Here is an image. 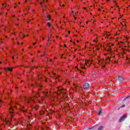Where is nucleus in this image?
<instances>
[{
    "label": "nucleus",
    "mask_w": 130,
    "mask_h": 130,
    "mask_svg": "<svg viewBox=\"0 0 130 130\" xmlns=\"http://www.w3.org/2000/svg\"><path fill=\"white\" fill-rule=\"evenodd\" d=\"M18 123L19 124H23V123H25L27 128H31V127H32L31 124L28 123V122L26 121L25 120H23V118H20L19 119Z\"/></svg>",
    "instance_id": "obj_1"
},
{
    "label": "nucleus",
    "mask_w": 130,
    "mask_h": 130,
    "mask_svg": "<svg viewBox=\"0 0 130 130\" xmlns=\"http://www.w3.org/2000/svg\"><path fill=\"white\" fill-rule=\"evenodd\" d=\"M37 99V96H34L32 97H30L29 98H24V100L27 103H30V101H33L34 102H35V99Z\"/></svg>",
    "instance_id": "obj_2"
},
{
    "label": "nucleus",
    "mask_w": 130,
    "mask_h": 130,
    "mask_svg": "<svg viewBox=\"0 0 130 130\" xmlns=\"http://www.w3.org/2000/svg\"><path fill=\"white\" fill-rule=\"evenodd\" d=\"M99 62L100 63V66L102 67V68H105V64H106V61L104 60V59H101L99 60Z\"/></svg>",
    "instance_id": "obj_3"
},
{
    "label": "nucleus",
    "mask_w": 130,
    "mask_h": 130,
    "mask_svg": "<svg viewBox=\"0 0 130 130\" xmlns=\"http://www.w3.org/2000/svg\"><path fill=\"white\" fill-rule=\"evenodd\" d=\"M83 88L85 90H87V89H89V88H90V85L88 83H85L84 85H83Z\"/></svg>",
    "instance_id": "obj_4"
},
{
    "label": "nucleus",
    "mask_w": 130,
    "mask_h": 130,
    "mask_svg": "<svg viewBox=\"0 0 130 130\" xmlns=\"http://www.w3.org/2000/svg\"><path fill=\"white\" fill-rule=\"evenodd\" d=\"M58 91L57 92V95H60V93L62 92V88L61 87H58L57 88Z\"/></svg>",
    "instance_id": "obj_5"
},
{
    "label": "nucleus",
    "mask_w": 130,
    "mask_h": 130,
    "mask_svg": "<svg viewBox=\"0 0 130 130\" xmlns=\"http://www.w3.org/2000/svg\"><path fill=\"white\" fill-rule=\"evenodd\" d=\"M87 64H88V61L85 62V65L83 64H80V68H81V69H84V70H86L87 69L86 68L85 66H87Z\"/></svg>",
    "instance_id": "obj_6"
},
{
    "label": "nucleus",
    "mask_w": 130,
    "mask_h": 130,
    "mask_svg": "<svg viewBox=\"0 0 130 130\" xmlns=\"http://www.w3.org/2000/svg\"><path fill=\"white\" fill-rule=\"evenodd\" d=\"M126 118V115H124L120 119V120H119L120 122H121V121H123V120H124Z\"/></svg>",
    "instance_id": "obj_7"
},
{
    "label": "nucleus",
    "mask_w": 130,
    "mask_h": 130,
    "mask_svg": "<svg viewBox=\"0 0 130 130\" xmlns=\"http://www.w3.org/2000/svg\"><path fill=\"white\" fill-rule=\"evenodd\" d=\"M49 93H50V92H48V91L47 90H45L43 92V94H44V96H45V97H47V96H48V94H49Z\"/></svg>",
    "instance_id": "obj_8"
},
{
    "label": "nucleus",
    "mask_w": 130,
    "mask_h": 130,
    "mask_svg": "<svg viewBox=\"0 0 130 130\" xmlns=\"http://www.w3.org/2000/svg\"><path fill=\"white\" fill-rule=\"evenodd\" d=\"M118 80L120 83H122L123 82V78L121 76H118Z\"/></svg>",
    "instance_id": "obj_9"
},
{
    "label": "nucleus",
    "mask_w": 130,
    "mask_h": 130,
    "mask_svg": "<svg viewBox=\"0 0 130 130\" xmlns=\"http://www.w3.org/2000/svg\"><path fill=\"white\" fill-rule=\"evenodd\" d=\"M111 61L110 58L108 57L106 60V63H109Z\"/></svg>",
    "instance_id": "obj_10"
},
{
    "label": "nucleus",
    "mask_w": 130,
    "mask_h": 130,
    "mask_svg": "<svg viewBox=\"0 0 130 130\" xmlns=\"http://www.w3.org/2000/svg\"><path fill=\"white\" fill-rule=\"evenodd\" d=\"M46 110V109H42V111H41L40 112V114H41V115H42V114H44V111H45Z\"/></svg>",
    "instance_id": "obj_11"
},
{
    "label": "nucleus",
    "mask_w": 130,
    "mask_h": 130,
    "mask_svg": "<svg viewBox=\"0 0 130 130\" xmlns=\"http://www.w3.org/2000/svg\"><path fill=\"white\" fill-rule=\"evenodd\" d=\"M34 108L35 109V110H38V108H39V105H36L34 107Z\"/></svg>",
    "instance_id": "obj_12"
},
{
    "label": "nucleus",
    "mask_w": 130,
    "mask_h": 130,
    "mask_svg": "<svg viewBox=\"0 0 130 130\" xmlns=\"http://www.w3.org/2000/svg\"><path fill=\"white\" fill-rule=\"evenodd\" d=\"M6 71H9V72H12V71H13V68H6Z\"/></svg>",
    "instance_id": "obj_13"
},
{
    "label": "nucleus",
    "mask_w": 130,
    "mask_h": 130,
    "mask_svg": "<svg viewBox=\"0 0 130 130\" xmlns=\"http://www.w3.org/2000/svg\"><path fill=\"white\" fill-rule=\"evenodd\" d=\"M46 20L47 21H49V20H50V15H47L46 18Z\"/></svg>",
    "instance_id": "obj_14"
},
{
    "label": "nucleus",
    "mask_w": 130,
    "mask_h": 130,
    "mask_svg": "<svg viewBox=\"0 0 130 130\" xmlns=\"http://www.w3.org/2000/svg\"><path fill=\"white\" fill-rule=\"evenodd\" d=\"M13 110H14V108L11 107V108L9 109V112H10V113H13Z\"/></svg>",
    "instance_id": "obj_15"
},
{
    "label": "nucleus",
    "mask_w": 130,
    "mask_h": 130,
    "mask_svg": "<svg viewBox=\"0 0 130 130\" xmlns=\"http://www.w3.org/2000/svg\"><path fill=\"white\" fill-rule=\"evenodd\" d=\"M6 122H7V123H11V122H12V119H9V120H6Z\"/></svg>",
    "instance_id": "obj_16"
},
{
    "label": "nucleus",
    "mask_w": 130,
    "mask_h": 130,
    "mask_svg": "<svg viewBox=\"0 0 130 130\" xmlns=\"http://www.w3.org/2000/svg\"><path fill=\"white\" fill-rule=\"evenodd\" d=\"M21 111H22V112H26L27 110H24V107H21Z\"/></svg>",
    "instance_id": "obj_17"
},
{
    "label": "nucleus",
    "mask_w": 130,
    "mask_h": 130,
    "mask_svg": "<svg viewBox=\"0 0 130 130\" xmlns=\"http://www.w3.org/2000/svg\"><path fill=\"white\" fill-rule=\"evenodd\" d=\"M38 79L39 80V81H41V80H43V78H42L41 76H39Z\"/></svg>",
    "instance_id": "obj_18"
},
{
    "label": "nucleus",
    "mask_w": 130,
    "mask_h": 130,
    "mask_svg": "<svg viewBox=\"0 0 130 130\" xmlns=\"http://www.w3.org/2000/svg\"><path fill=\"white\" fill-rule=\"evenodd\" d=\"M102 114V110H100V111L98 112V115H101Z\"/></svg>",
    "instance_id": "obj_19"
},
{
    "label": "nucleus",
    "mask_w": 130,
    "mask_h": 130,
    "mask_svg": "<svg viewBox=\"0 0 130 130\" xmlns=\"http://www.w3.org/2000/svg\"><path fill=\"white\" fill-rule=\"evenodd\" d=\"M47 26H49V27H50L51 26V24H50V22H47Z\"/></svg>",
    "instance_id": "obj_20"
},
{
    "label": "nucleus",
    "mask_w": 130,
    "mask_h": 130,
    "mask_svg": "<svg viewBox=\"0 0 130 130\" xmlns=\"http://www.w3.org/2000/svg\"><path fill=\"white\" fill-rule=\"evenodd\" d=\"M74 87L75 86V88L73 89V90H76V89H77V87H78V85H76L75 84H74Z\"/></svg>",
    "instance_id": "obj_21"
},
{
    "label": "nucleus",
    "mask_w": 130,
    "mask_h": 130,
    "mask_svg": "<svg viewBox=\"0 0 130 130\" xmlns=\"http://www.w3.org/2000/svg\"><path fill=\"white\" fill-rule=\"evenodd\" d=\"M107 51L109 52L110 53H111V49H108L107 50Z\"/></svg>",
    "instance_id": "obj_22"
},
{
    "label": "nucleus",
    "mask_w": 130,
    "mask_h": 130,
    "mask_svg": "<svg viewBox=\"0 0 130 130\" xmlns=\"http://www.w3.org/2000/svg\"><path fill=\"white\" fill-rule=\"evenodd\" d=\"M93 42H94V43L98 42V40H93Z\"/></svg>",
    "instance_id": "obj_23"
},
{
    "label": "nucleus",
    "mask_w": 130,
    "mask_h": 130,
    "mask_svg": "<svg viewBox=\"0 0 130 130\" xmlns=\"http://www.w3.org/2000/svg\"><path fill=\"white\" fill-rule=\"evenodd\" d=\"M96 126H98V125H96L94 126V127L91 128V129H92V128H95V127H96Z\"/></svg>",
    "instance_id": "obj_24"
},
{
    "label": "nucleus",
    "mask_w": 130,
    "mask_h": 130,
    "mask_svg": "<svg viewBox=\"0 0 130 130\" xmlns=\"http://www.w3.org/2000/svg\"><path fill=\"white\" fill-rule=\"evenodd\" d=\"M125 107V105H123V106L120 107V108H122L123 107Z\"/></svg>",
    "instance_id": "obj_25"
},
{
    "label": "nucleus",
    "mask_w": 130,
    "mask_h": 130,
    "mask_svg": "<svg viewBox=\"0 0 130 130\" xmlns=\"http://www.w3.org/2000/svg\"><path fill=\"white\" fill-rule=\"evenodd\" d=\"M52 75L54 77V76H55V74L53 73V72L52 73Z\"/></svg>",
    "instance_id": "obj_26"
},
{
    "label": "nucleus",
    "mask_w": 130,
    "mask_h": 130,
    "mask_svg": "<svg viewBox=\"0 0 130 130\" xmlns=\"http://www.w3.org/2000/svg\"><path fill=\"white\" fill-rule=\"evenodd\" d=\"M53 27H52V29H51V32H52V30H53Z\"/></svg>",
    "instance_id": "obj_27"
},
{
    "label": "nucleus",
    "mask_w": 130,
    "mask_h": 130,
    "mask_svg": "<svg viewBox=\"0 0 130 130\" xmlns=\"http://www.w3.org/2000/svg\"><path fill=\"white\" fill-rule=\"evenodd\" d=\"M40 5L42 6V5H43V2H41Z\"/></svg>",
    "instance_id": "obj_28"
},
{
    "label": "nucleus",
    "mask_w": 130,
    "mask_h": 130,
    "mask_svg": "<svg viewBox=\"0 0 130 130\" xmlns=\"http://www.w3.org/2000/svg\"><path fill=\"white\" fill-rule=\"evenodd\" d=\"M36 43H37L36 42V43H33V44H32V45H35V44H36Z\"/></svg>",
    "instance_id": "obj_29"
},
{
    "label": "nucleus",
    "mask_w": 130,
    "mask_h": 130,
    "mask_svg": "<svg viewBox=\"0 0 130 130\" xmlns=\"http://www.w3.org/2000/svg\"><path fill=\"white\" fill-rule=\"evenodd\" d=\"M74 20H77V17H74Z\"/></svg>",
    "instance_id": "obj_30"
},
{
    "label": "nucleus",
    "mask_w": 130,
    "mask_h": 130,
    "mask_svg": "<svg viewBox=\"0 0 130 130\" xmlns=\"http://www.w3.org/2000/svg\"><path fill=\"white\" fill-rule=\"evenodd\" d=\"M16 26H19V24H18V23H16Z\"/></svg>",
    "instance_id": "obj_31"
},
{
    "label": "nucleus",
    "mask_w": 130,
    "mask_h": 130,
    "mask_svg": "<svg viewBox=\"0 0 130 130\" xmlns=\"http://www.w3.org/2000/svg\"><path fill=\"white\" fill-rule=\"evenodd\" d=\"M14 58H15V57H14V56H13V57H12V59H14Z\"/></svg>",
    "instance_id": "obj_32"
},
{
    "label": "nucleus",
    "mask_w": 130,
    "mask_h": 130,
    "mask_svg": "<svg viewBox=\"0 0 130 130\" xmlns=\"http://www.w3.org/2000/svg\"><path fill=\"white\" fill-rule=\"evenodd\" d=\"M19 36H20V38H23L22 37H21V35H19Z\"/></svg>",
    "instance_id": "obj_33"
},
{
    "label": "nucleus",
    "mask_w": 130,
    "mask_h": 130,
    "mask_svg": "<svg viewBox=\"0 0 130 130\" xmlns=\"http://www.w3.org/2000/svg\"><path fill=\"white\" fill-rule=\"evenodd\" d=\"M37 96H40L39 93H38V94H37Z\"/></svg>",
    "instance_id": "obj_34"
},
{
    "label": "nucleus",
    "mask_w": 130,
    "mask_h": 130,
    "mask_svg": "<svg viewBox=\"0 0 130 130\" xmlns=\"http://www.w3.org/2000/svg\"><path fill=\"white\" fill-rule=\"evenodd\" d=\"M30 21H31V20H30L29 21H28L27 23H29V22H30Z\"/></svg>",
    "instance_id": "obj_35"
},
{
    "label": "nucleus",
    "mask_w": 130,
    "mask_h": 130,
    "mask_svg": "<svg viewBox=\"0 0 130 130\" xmlns=\"http://www.w3.org/2000/svg\"><path fill=\"white\" fill-rule=\"evenodd\" d=\"M68 33H69V34H70L71 33V31H68Z\"/></svg>",
    "instance_id": "obj_36"
},
{
    "label": "nucleus",
    "mask_w": 130,
    "mask_h": 130,
    "mask_svg": "<svg viewBox=\"0 0 130 130\" xmlns=\"http://www.w3.org/2000/svg\"><path fill=\"white\" fill-rule=\"evenodd\" d=\"M43 11L44 12V8H43Z\"/></svg>",
    "instance_id": "obj_37"
},
{
    "label": "nucleus",
    "mask_w": 130,
    "mask_h": 130,
    "mask_svg": "<svg viewBox=\"0 0 130 130\" xmlns=\"http://www.w3.org/2000/svg\"><path fill=\"white\" fill-rule=\"evenodd\" d=\"M12 40H13V41H14V38H12Z\"/></svg>",
    "instance_id": "obj_38"
},
{
    "label": "nucleus",
    "mask_w": 130,
    "mask_h": 130,
    "mask_svg": "<svg viewBox=\"0 0 130 130\" xmlns=\"http://www.w3.org/2000/svg\"><path fill=\"white\" fill-rule=\"evenodd\" d=\"M13 35H16V33L14 32Z\"/></svg>",
    "instance_id": "obj_39"
},
{
    "label": "nucleus",
    "mask_w": 130,
    "mask_h": 130,
    "mask_svg": "<svg viewBox=\"0 0 130 130\" xmlns=\"http://www.w3.org/2000/svg\"><path fill=\"white\" fill-rule=\"evenodd\" d=\"M27 1L25 0V3H27Z\"/></svg>",
    "instance_id": "obj_40"
},
{
    "label": "nucleus",
    "mask_w": 130,
    "mask_h": 130,
    "mask_svg": "<svg viewBox=\"0 0 130 130\" xmlns=\"http://www.w3.org/2000/svg\"><path fill=\"white\" fill-rule=\"evenodd\" d=\"M23 37H26V35H23Z\"/></svg>",
    "instance_id": "obj_41"
},
{
    "label": "nucleus",
    "mask_w": 130,
    "mask_h": 130,
    "mask_svg": "<svg viewBox=\"0 0 130 130\" xmlns=\"http://www.w3.org/2000/svg\"><path fill=\"white\" fill-rule=\"evenodd\" d=\"M17 44L19 45V44H20V43L18 42Z\"/></svg>",
    "instance_id": "obj_42"
},
{
    "label": "nucleus",
    "mask_w": 130,
    "mask_h": 130,
    "mask_svg": "<svg viewBox=\"0 0 130 130\" xmlns=\"http://www.w3.org/2000/svg\"><path fill=\"white\" fill-rule=\"evenodd\" d=\"M12 17H15V15H12Z\"/></svg>",
    "instance_id": "obj_43"
},
{
    "label": "nucleus",
    "mask_w": 130,
    "mask_h": 130,
    "mask_svg": "<svg viewBox=\"0 0 130 130\" xmlns=\"http://www.w3.org/2000/svg\"><path fill=\"white\" fill-rule=\"evenodd\" d=\"M86 7H84V10H86Z\"/></svg>",
    "instance_id": "obj_44"
},
{
    "label": "nucleus",
    "mask_w": 130,
    "mask_h": 130,
    "mask_svg": "<svg viewBox=\"0 0 130 130\" xmlns=\"http://www.w3.org/2000/svg\"><path fill=\"white\" fill-rule=\"evenodd\" d=\"M56 79H58V77H56Z\"/></svg>",
    "instance_id": "obj_45"
},
{
    "label": "nucleus",
    "mask_w": 130,
    "mask_h": 130,
    "mask_svg": "<svg viewBox=\"0 0 130 130\" xmlns=\"http://www.w3.org/2000/svg\"><path fill=\"white\" fill-rule=\"evenodd\" d=\"M2 5H3V7H4V6H5V4H3Z\"/></svg>",
    "instance_id": "obj_46"
},
{
    "label": "nucleus",
    "mask_w": 130,
    "mask_h": 130,
    "mask_svg": "<svg viewBox=\"0 0 130 130\" xmlns=\"http://www.w3.org/2000/svg\"><path fill=\"white\" fill-rule=\"evenodd\" d=\"M88 23H89V22H88V21L86 22V24H88Z\"/></svg>",
    "instance_id": "obj_47"
},
{
    "label": "nucleus",
    "mask_w": 130,
    "mask_h": 130,
    "mask_svg": "<svg viewBox=\"0 0 130 130\" xmlns=\"http://www.w3.org/2000/svg\"><path fill=\"white\" fill-rule=\"evenodd\" d=\"M29 49H30V48H32V47H29Z\"/></svg>",
    "instance_id": "obj_48"
},
{
    "label": "nucleus",
    "mask_w": 130,
    "mask_h": 130,
    "mask_svg": "<svg viewBox=\"0 0 130 130\" xmlns=\"http://www.w3.org/2000/svg\"><path fill=\"white\" fill-rule=\"evenodd\" d=\"M34 38H35V39H36V37H34Z\"/></svg>",
    "instance_id": "obj_49"
},
{
    "label": "nucleus",
    "mask_w": 130,
    "mask_h": 130,
    "mask_svg": "<svg viewBox=\"0 0 130 130\" xmlns=\"http://www.w3.org/2000/svg\"><path fill=\"white\" fill-rule=\"evenodd\" d=\"M40 25L39 24L38 25V26L39 27Z\"/></svg>",
    "instance_id": "obj_50"
},
{
    "label": "nucleus",
    "mask_w": 130,
    "mask_h": 130,
    "mask_svg": "<svg viewBox=\"0 0 130 130\" xmlns=\"http://www.w3.org/2000/svg\"><path fill=\"white\" fill-rule=\"evenodd\" d=\"M2 14H3V13H0V16H1V15H2Z\"/></svg>",
    "instance_id": "obj_51"
},
{
    "label": "nucleus",
    "mask_w": 130,
    "mask_h": 130,
    "mask_svg": "<svg viewBox=\"0 0 130 130\" xmlns=\"http://www.w3.org/2000/svg\"><path fill=\"white\" fill-rule=\"evenodd\" d=\"M62 7H64V5H62Z\"/></svg>",
    "instance_id": "obj_52"
},
{
    "label": "nucleus",
    "mask_w": 130,
    "mask_h": 130,
    "mask_svg": "<svg viewBox=\"0 0 130 130\" xmlns=\"http://www.w3.org/2000/svg\"><path fill=\"white\" fill-rule=\"evenodd\" d=\"M44 39H45L44 38H43V40H44Z\"/></svg>",
    "instance_id": "obj_53"
},
{
    "label": "nucleus",
    "mask_w": 130,
    "mask_h": 130,
    "mask_svg": "<svg viewBox=\"0 0 130 130\" xmlns=\"http://www.w3.org/2000/svg\"><path fill=\"white\" fill-rule=\"evenodd\" d=\"M16 89H18V87H16Z\"/></svg>",
    "instance_id": "obj_54"
},
{
    "label": "nucleus",
    "mask_w": 130,
    "mask_h": 130,
    "mask_svg": "<svg viewBox=\"0 0 130 130\" xmlns=\"http://www.w3.org/2000/svg\"><path fill=\"white\" fill-rule=\"evenodd\" d=\"M36 69H38V67H35Z\"/></svg>",
    "instance_id": "obj_55"
},
{
    "label": "nucleus",
    "mask_w": 130,
    "mask_h": 130,
    "mask_svg": "<svg viewBox=\"0 0 130 130\" xmlns=\"http://www.w3.org/2000/svg\"><path fill=\"white\" fill-rule=\"evenodd\" d=\"M78 12H77L76 13H75V14L76 15V14H78Z\"/></svg>",
    "instance_id": "obj_56"
},
{
    "label": "nucleus",
    "mask_w": 130,
    "mask_h": 130,
    "mask_svg": "<svg viewBox=\"0 0 130 130\" xmlns=\"http://www.w3.org/2000/svg\"><path fill=\"white\" fill-rule=\"evenodd\" d=\"M40 47H42V45H40Z\"/></svg>",
    "instance_id": "obj_57"
},
{
    "label": "nucleus",
    "mask_w": 130,
    "mask_h": 130,
    "mask_svg": "<svg viewBox=\"0 0 130 130\" xmlns=\"http://www.w3.org/2000/svg\"><path fill=\"white\" fill-rule=\"evenodd\" d=\"M0 75H2V72L0 73Z\"/></svg>",
    "instance_id": "obj_58"
},
{
    "label": "nucleus",
    "mask_w": 130,
    "mask_h": 130,
    "mask_svg": "<svg viewBox=\"0 0 130 130\" xmlns=\"http://www.w3.org/2000/svg\"><path fill=\"white\" fill-rule=\"evenodd\" d=\"M105 55H107V54H105Z\"/></svg>",
    "instance_id": "obj_59"
},
{
    "label": "nucleus",
    "mask_w": 130,
    "mask_h": 130,
    "mask_svg": "<svg viewBox=\"0 0 130 130\" xmlns=\"http://www.w3.org/2000/svg\"><path fill=\"white\" fill-rule=\"evenodd\" d=\"M77 42H80V41H77Z\"/></svg>",
    "instance_id": "obj_60"
},
{
    "label": "nucleus",
    "mask_w": 130,
    "mask_h": 130,
    "mask_svg": "<svg viewBox=\"0 0 130 130\" xmlns=\"http://www.w3.org/2000/svg\"><path fill=\"white\" fill-rule=\"evenodd\" d=\"M31 61L33 62L34 60H31Z\"/></svg>",
    "instance_id": "obj_61"
},
{
    "label": "nucleus",
    "mask_w": 130,
    "mask_h": 130,
    "mask_svg": "<svg viewBox=\"0 0 130 130\" xmlns=\"http://www.w3.org/2000/svg\"><path fill=\"white\" fill-rule=\"evenodd\" d=\"M10 92H11V93H12V90H11V91H10Z\"/></svg>",
    "instance_id": "obj_62"
},
{
    "label": "nucleus",
    "mask_w": 130,
    "mask_h": 130,
    "mask_svg": "<svg viewBox=\"0 0 130 130\" xmlns=\"http://www.w3.org/2000/svg\"><path fill=\"white\" fill-rule=\"evenodd\" d=\"M14 52H16V51H15V50H14Z\"/></svg>",
    "instance_id": "obj_63"
},
{
    "label": "nucleus",
    "mask_w": 130,
    "mask_h": 130,
    "mask_svg": "<svg viewBox=\"0 0 130 130\" xmlns=\"http://www.w3.org/2000/svg\"><path fill=\"white\" fill-rule=\"evenodd\" d=\"M0 63H2V61L0 62Z\"/></svg>",
    "instance_id": "obj_64"
}]
</instances>
